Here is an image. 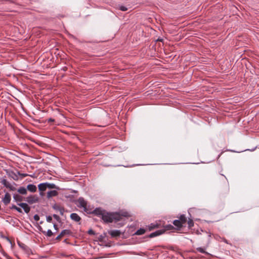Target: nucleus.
<instances>
[{
    "mask_svg": "<svg viewBox=\"0 0 259 259\" xmlns=\"http://www.w3.org/2000/svg\"><path fill=\"white\" fill-rule=\"evenodd\" d=\"M92 213L100 217L105 223L120 220V215L118 212H109L101 208H96L93 211Z\"/></svg>",
    "mask_w": 259,
    "mask_h": 259,
    "instance_id": "nucleus-1",
    "label": "nucleus"
},
{
    "mask_svg": "<svg viewBox=\"0 0 259 259\" xmlns=\"http://www.w3.org/2000/svg\"><path fill=\"white\" fill-rule=\"evenodd\" d=\"M14 200L17 202V205L21 207L26 213H28L30 211V207L27 203L20 202L23 200V197L19 194L13 195Z\"/></svg>",
    "mask_w": 259,
    "mask_h": 259,
    "instance_id": "nucleus-2",
    "label": "nucleus"
},
{
    "mask_svg": "<svg viewBox=\"0 0 259 259\" xmlns=\"http://www.w3.org/2000/svg\"><path fill=\"white\" fill-rule=\"evenodd\" d=\"M77 201L79 203V205H78V206L79 207L82 208L83 209V210L87 213H92L91 212L89 211V210L87 208V205H88L87 201L86 200H85L83 197H79Z\"/></svg>",
    "mask_w": 259,
    "mask_h": 259,
    "instance_id": "nucleus-3",
    "label": "nucleus"
},
{
    "mask_svg": "<svg viewBox=\"0 0 259 259\" xmlns=\"http://www.w3.org/2000/svg\"><path fill=\"white\" fill-rule=\"evenodd\" d=\"M25 201L27 202L28 204H32L38 202L39 198L36 195H30L26 198Z\"/></svg>",
    "mask_w": 259,
    "mask_h": 259,
    "instance_id": "nucleus-4",
    "label": "nucleus"
},
{
    "mask_svg": "<svg viewBox=\"0 0 259 259\" xmlns=\"http://www.w3.org/2000/svg\"><path fill=\"white\" fill-rule=\"evenodd\" d=\"M72 234V232L69 229H64L62 230L61 233L56 237L55 240H59L61 237L65 235L70 236Z\"/></svg>",
    "mask_w": 259,
    "mask_h": 259,
    "instance_id": "nucleus-5",
    "label": "nucleus"
},
{
    "mask_svg": "<svg viewBox=\"0 0 259 259\" xmlns=\"http://www.w3.org/2000/svg\"><path fill=\"white\" fill-rule=\"evenodd\" d=\"M18 245L21 248H22L27 254L29 255V254L32 253L31 249L29 247L26 246L25 244L22 243H20V242H18Z\"/></svg>",
    "mask_w": 259,
    "mask_h": 259,
    "instance_id": "nucleus-6",
    "label": "nucleus"
},
{
    "mask_svg": "<svg viewBox=\"0 0 259 259\" xmlns=\"http://www.w3.org/2000/svg\"><path fill=\"white\" fill-rule=\"evenodd\" d=\"M164 233V230H161V229L158 230H156V231H155L154 232H152V233H150L148 235V237H149V238H154L155 237L159 236V235L163 234Z\"/></svg>",
    "mask_w": 259,
    "mask_h": 259,
    "instance_id": "nucleus-7",
    "label": "nucleus"
},
{
    "mask_svg": "<svg viewBox=\"0 0 259 259\" xmlns=\"http://www.w3.org/2000/svg\"><path fill=\"white\" fill-rule=\"evenodd\" d=\"M11 200V197L9 193L7 192L4 196V197L2 199L3 202L6 205L8 204Z\"/></svg>",
    "mask_w": 259,
    "mask_h": 259,
    "instance_id": "nucleus-8",
    "label": "nucleus"
},
{
    "mask_svg": "<svg viewBox=\"0 0 259 259\" xmlns=\"http://www.w3.org/2000/svg\"><path fill=\"white\" fill-rule=\"evenodd\" d=\"M108 234L112 237H116L118 236H119L121 232L120 230H112L108 231Z\"/></svg>",
    "mask_w": 259,
    "mask_h": 259,
    "instance_id": "nucleus-9",
    "label": "nucleus"
},
{
    "mask_svg": "<svg viewBox=\"0 0 259 259\" xmlns=\"http://www.w3.org/2000/svg\"><path fill=\"white\" fill-rule=\"evenodd\" d=\"M52 207L55 210L59 211L60 214L61 215H63L65 210H64V208L63 207H61L57 204H54Z\"/></svg>",
    "mask_w": 259,
    "mask_h": 259,
    "instance_id": "nucleus-10",
    "label": "nucleus"
},
{
    "mask_svg": "<svg viewBox=\"0 0 259 259\" xmlns=\"http://www.w3.org/2000/svg\"><path fill=\"white\" fill-rule=\"evenodd\" d=\"M70 217L71 220L76 222H78L81 220V218L76 213H71Z\"/></svg>",
    "mask_w": 259,
    "mask_h": 259,
    "instance_id": "nucleus-11",
    "label": "nucleus"
},
{
    "mask_svg": "<svg viewBox=\"0 0 259 259\" xmlns=\"http://www.w3.org/2000/svg\"><path fill=\"white\" fill-rule=\"evenodd\" d=\"M27 189L28 191L33 193L36 191L37 187L34 184H30L27 186Z\"/></svg>",
    "mask_w": 259,
    "mask_h": 259,
    "instance_id": "nucleus-12",
    "label": "nucleus"
},
{
    "mask_svg": "<svg viewBox=\"0 0 259 259\" xmlns=\"http://www.w3.org/2000/svg\"><path fill=\"white\" fill-rule=\"evenodd\" d=\"M58 193L56 190H51L47 192V198H50L53 196H56L58 195Z\"/></svg>",
    "mask_w": 259,
    "mask_h": 259,
    "instance_id": "nucleus-13",
    "label": "nucleus"
},
{
    "mask_svg": "<svg viewBox=\"0 0 259 259\" xmlns=\"http://www.w3.org/2000/svg\"><path fill=\"white\" fill-rule=\"evenodd\" d=\"M38 189L39 191H45L47 189L46 182L39 184Z\"/></svg>",
    "mask_w": 259,
    "mask_h": 259,
    "instance_id": "nucleus-14",
    "label": "nucleus"
},
{
    "mask_svg": "<svg viewBox=\"0 0 259 259\" xmlns=\"http://www.w3.org/2000/svg\"><path fill=\"white\" fill-rule=\"evenodd\" d=\"M160 224L158 223H151L150 225L148 226V229L149 231H151L153 229L158 228L159 227Z\"/></svg>",
    "mask_w": 259,
    "mask_h": 259,
    "instance_id": "nucleus-15",
    "label": "nucleus"
},
{
    "mask_svg": "<svg viewBox=\"0 0 259 259\" xmlns=\"http://www.w3.org/2000/svg\"><path fill=\"white\" fill-rule=\"evenodd\" d=\"M27 188H25L24 187H20L18 189L17 192L20 194L26 195L27 193Z\"/></svg>",
    "mask_w": 259,
    "mask_h": 259,
    "instance_id": "nucleus-16",
    "label": "nucleus"
},
{
    "mask_svg": "<svg viewBox=\"0 0 259 259\" xmlns=\"http://www.w3.org/2000/svg\"><path fill=\"white\" fill-rule=\"evenodd\" d=\"M46 186H47V188H49L50 189H57V190L59 189V187H58L54 183H48V182H46Z\"/></svg>",
    "mask_w": 259,
    "mask_h": 259,
    "instance_id": "nucleus-17",
    "label": "nucleus"
},
{
    "mask_svg": "<svg viewBox=\"0 0 259 259\" xmlns=\"http://www.w3.org/2000/svg\"><path fill=\"white\" fill-rule=\"evenodd\" d=\"M205 248H203L201 247H198L196 248V250L197 251L201 252L202 253H204L206 255H210V253H209L208 252L205 251Z\"/></svg>",
    "mask_w": 259,
    "mask_h": 259,
    "instance_id": "nucleus-18",
    "label": "nucleus"
},
{
    "mask_svg": "<svg viewBox=\"0 0 259 259\" xmlns=\"http://www.w3.org/2000/svg\"><path fill=\"white\" fill-rule=\"evenodd\" d=\"M173 224L178 228H181L183 227V225L179 219L174 220L173 221Z\"/></svg>",
    "mask_w": 259,
    "mask_h": 259,
    "instance_id": "nucleus-19",
    "label": "nucleus"
},
{
    "mask_svg": "<svg viewBox=\"0 0 259 259\" xmlns=\"http://www.w3.org/2000/svg\"><path fill=\"white\" fill-rule=\"evenodd\" d=\"M42 233L45 236L50 237L54 234V233H53L51 230L49 229L47 231H42Z\"/></svg>",
    "mask_w": 259,
    "mask_h": 259,
    "instance_id": "nucleus-20",
    "label": "nucleus"
},
{
    "mask_svg": "<svg viewBox=\"0 0 259 259\" xmlns=\"http://www.w3.org/2000/svg\"><path fill=\"white\" fill-rule=\"evenodd\" d=\"M10 208L11 209H15L19 213H23L22 209L19 207H17L15 204H12Z\"/></svg>",
    "mask_w": 259,
    "mask_h": 259,
    "instance_id": "nucleus-21",
    "label": "nucleus"
},
{
    "mask_svg": "<svg viewBox=\"0 0 259 259\" xmlns=\"http://www.w3.org/2000/svg\"><path fill=\"white\" fill-rule=\"evenodd\" d=\"M145 229L144 228H140L138 230L136 231V232L135 233V235H141L145 233Z\"/></svg>",
    "mask_w": 259,
    "mask_h": 259,
    "instance_id": "nucleus-22",
    "label": "nucleus"
},
{
    "mask_svg": "<svg viewBox=\"0 0 259 259\" xmlns=\"http://www.w3.org/2000/svg\"><path fill=\"white\" fill-rule=\"evenodd\" d=\"M182 224H185L187 222V218L185 214H181L179 219Z\"/></svg>",
    "mask_w": 259,
    "mask_h": 259,
    "instance_id": "nucleus-23",
    "label": "nucleus"
},
{
    "mask_svg": "<svg viewBox=\"0 0 259 259\" xmlns=\"http://www.w3.org/2000/svg\"><path fill=\"white\" fill-rule=\"evenodd\" d=\"M173 228H174V227L171 225L168 224V225H165L163 227V229H162L161 230H164V232H165V231L171 230Z\"/></svg>",
    "mask_w": 259,
    "mask_h": 259,
    "instance_id": "nucleus-24",
    "label": "nucleus"
},
{
    "mask_svg": "<svg viewBox=\"0 0 259 259\" xmlns=\"http://www.w3.org/2000/svg\"><path fill=\"white\" fill-rule=\"evenodd\" d=\"M1 183L4 185V186L5 187H6V188L8 187V185H9L10 184V183H9L7 180L5 179L4 178H3L2 179H1Z\"/></svg>",
    "mask_w": 259,
    "mask_h": 259,
    "instance_id": "nucleus-25",
    "label": "nucleus"
},
{
    "mask_svg": "<svg viewBox=\"0 0 259 259\" xmlns=\"http://www.w3.org/2000/svg\"><path fill=\"white\" fill-rule=\"evenodd\" d=\"M53 217L59 223H60L61 222V218L57 214H53Z\"/></svg>",
    "mask_w": 259,
    "mask_h": 259,
    "instance_id": "nucleus-26",
    "label": "nucleus"
},
{
    "mask_svg": "<svg viewBox=\"0 0 259 259\" xmlns=\"http://www.w3.org/2000/svg\"><path fill=\"white\" fill-rule=\"evenodd\" d=\"M119 214L120 215V220L121 219L122 217H126L129 216L128 213L126 211L122 212L121 213L119 212Z\"/></svg>",
    "mask_w": 259,
    "mask_h": 259,
    "instance_id": "nucleus-27",
    "label": "nucleus"
},
{
    "mask_svg": "<svg viewBox=\"0 0 259 259\" xmlns=\"http://www.w3.org/2000/svg\"><path fill=\"white\" fill-rule=\"evenodd\" d=\"M188 225L189 227H192L194 225V222L192 219H189L188 221Z\"/></svg>",
    "mask_w": 259,
    "mask_h": 259,
    "instance_id": "nucleus-28",
    "label": "nucleus"
},
{
    "mask_svg": "<svg viewBox=\"0 0 259 259\" xmlns=\"http://www.w3.org/2000/svg\"><path fill=\"white\" fill-rule=\"evenodd\" d=\"M119 9L122 11H126L127 10V8L125 6L122 5L119 6Z\"/></svg>",
    "mask_w": 259,
    "mask_h": 259,
    "instance_id": "nucleus-29",
    "label": "nucleus"
},
{
    "mask_svg": "<svg viewBox=\"0 0 259 259\" xmlns=\"http://www.w3.org/2000/svg\"><path fill=\"white\" fill-rule=\"evenodd\" d=\"M46 221L48 223H51L52 222V217L51 215L46 216Z\"/></svg>",
    "mask_w": 259,
    "mask_h": 259,
    "instance_id": "nucleus-30",
    "label": "nucleus"
},
{
    "mask_svg": "<svg viewBox=\"0 0 259 259\" xmlns=\"http://www.w3.org/2000/svg\"><path fill=\"white\" fill-rule=\"evenodd\" d=\"M18 175L21 176L22 177H26L29 176V175L26 173L22 174L20 171H18Z\"/></svg>",
    "mask_w": 259,
    "mask_h": 259,
    "instance_id": "nucleus-31",
    "label": "nucleus"
},
{
    "mask_svg": "<svg viewBox=\"0 0 259 259\" xmlns=\"http://www.w3.org/2000/svg\"><path fill=\"white\" fill-rule=\"evenodd\" d=\"M88 233L90 235H95V232L94 230H93L92 229H90L88 230Z\"/></svg>",
    "mask_w": 259,
    "mask_h": 259,
    "instance_id": "nucleus-32",
    "label": "nucleus"
},
{
    "mask_svg": "<svg viewBox=\"0 0 259 259\" xmlns=\"http://www.w3.org/2000/svg\"><path fill=\"white\" fill-rule=\"evenodd\" d=\"M7 188L10 189L11 191H14L16 190V188L12 186L11 184L9 185H8Z\"/></svg>",
    "mask_w": 259,
    "mask_h": 259,
    "instance_id": "nucleus-33",
    "label": "nucleus"
},
{
    "mask_svg": "<svg viewBox=\"0 0 259 259\" xmlns=\"http://www.w3.org/2000/svg\"><path fill=\"white\" fill-rule=\"evenodd\" d=\"M33 219L35 221H38L39 220V216L37 214H35L34 216H33Z\"/></svg>",
    "mask_w": 259,
    "mask_h": 259,
    "instance_id": "nucleus-34",
    "label": "nucleus"
},
{
    "mask_svg": "<svg viewBox=\"0 0 259 259\" xmlns=\"http://www.w3.org/2000/svg\"><path fill=\"white\" fill-rule=\"evenodd\" d=\"M53 227H54V229L56 231L55 233H56L58 231V230H59L58 225L56 223H54L53 224Z\"/></svg>",
    "mask_w": 259,
    "mask_h": 259,
    "instance_id": "nucleus-35",
    "label": "nucleus"
},
{
    "mask_svg": "<svg viewBox=\"0 0 259 259\" xmlns=\"http://www.w3.org/2000/svg\"><path fill=\"white\" fill-rule=\"evenodd\" d=\"M55 121V119L54 118H50L48 119V122H54Z\"/></svg>",
    "mask_w": 259,
    "mask_h": 259,
    "instance_id": "nucleus-36",
    "label": "nucleus"
},
{
    "mask_svg": "<svg viewBox=\"0 0 259 259\" xmlns=\"http://www.w3.org/2000/svg\"><path fill=\"white\" fill-rule=\"evenodd\" d=\"M256 148V147H254V148H253L252 149H246V150H245V151L249 150L250 151H253L255 150Z\"/></svg>",
    "mask_w": 259,
    "mask_h": 259,
    "instance_id": "nucleus-37",
    "label": "nucleus"
},
{
    "mask_svg": "<svg viewBox=\"0 0 259 259\" xmlns=\"http://www.w3.org/2000/svg\"><path fill=\"white\" fill-rule=\"evenodd\" d=\"M44 191H39V194L41 196H43L44 195Z\"/></svg>",
    "mask_w": 259,
    "mask_h": 259,
    "instance_id": "nucleus-38",
    "label": "nucleus"
},
{
    "mask_svg": "<svg viewBox=\"0 0 259 259\" xmlns=\"http://www.w3.org/2000/svg\"><path fill=\"white\" fill-rule=\"evenodd\" d=\"M38 230H39L40 232H42V231H44V230H42V227H41V226H38Z\"/></svg>",
    "mask_w": 259,
    "mask_h": 259,
    "instance_id": "nucleus-39",
    "label": "nucleus"
},
{
    "mask_svg": "<svg viewBox=\"0 0 259 259\" xmlns=\"http://www.w3.org/2000/svg\"><path fill=\"white\" fill-rule=\"evenodd\" d=\"M5 238L11 243V240L9 239V238L8 237H5Z\"/></svg>",
    "mask_w": 259,
    "mask_h": 259,
    "instance_id": "nucleus-40",
    "label": "nucleus"
},
{
    "mask_svg": "<svg viewBox=\"0 0 259 259\" xmlns=\"http://www.w3.org/2000/svg\"><path fill=\"white\" fill-rule=\"evenodd\" d=\"M29 176H30L31 178H34V175L33 174V175H29Z\"/></svg>",
    "mask_w": 259,
    "mask_h": 259,
    "instance_id": "nucleus-41",
    "label": "nucleus"
},
{
    "mask_svg": "<svg viewBox=\"0 0 259 259\" xmlns=\"http://www.w3.org/2000/svg\"><path fill=\"white\" fill-rule=\"evenodd\" d=\"M229 151H230L231 152H237V151H236L235 150H230Z\"/></svg>",
    "mask_w": 259,
    "mask_h": 259,
    "instance_id": "nucleus-42",
    "label": "nucleus"
},
{
    "mask_svg": "<svg viewBox=\"0 0 259 259\" xmlns=\"http://www.w3.org/2000/svg\"><path fill=\"white\" fill-rule=\"evenodd\" d=\"M14 180H18V178L16 177V178H14Z\"/></svg>",
    "mask_w": 259,
    "mask_h": 259,
    "instance_id": "nucleus-43",
    "label": "nucleus"
},
{
    "mask_svg": "<svg viewBox=\"0 0 259 259\" xmlns=\"http://www.w3.org/2000/svg\"><path fill=\"white\" fill-rule=\"evenodd\" d=\"M140 164H134L132 166H134V165H139Z\"/></svg>",
    "mask_w": 259,
    "mask_h": 259,
    "instance_id": "nucleus-44",
    "label": "nucleus"
},
{
    "mask_svg": "<svg viewBox=\"0 0 259 259\" xmlns=\"http://www.w3.org/2000/svg\"><path fill=\"white\" fill-rule=\"evenodd\" d=\"M66 241H67V239H65V240H64V242H66Z\"/></svg>",
    "mask_w": 259,
    "mask_h": 259,
    "instance_id": "nucleus-45",
    "label": "nucleus"
}]
</instances>
